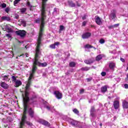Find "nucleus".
<instances>
[{
	"label": "nucleus",
	"instance_id": "1",
	"mask_svg": "<svg viewBox=\"0 0 128 128\" xmlns=\"http://www.w3.org/2000/svg\"><path fill=\"white\" fill-rule=\"evenodd\" d=\"M32 78L30 79V76H29L28 82L26 86V90L24 93L25 96H24V94H22L24 104V112H23V115L22 118L21 122H20V128H22V126H24L26 120V110H28V102L30 100V98H28V90H30V84H32Z\"/></svg>",
	"mask_w": 128,
	"mask_h": 128
},
{
	"label": "nucleus",
	"instance_id": "2",
	"mask_svg": "<svg viewBox=\"0 0 128 128\" xmlns=\"http://www.w3.org/2000/svg\"><path fill=\"white\" fill-rule=\"evenodd\" d=\"M46 2H48V0H42L41 18L40 20L38 19L36 20V22L37 24L41 23L37 44H40L42 38V32H44V20L46 18Z\"/></svg>",
	"mask_w": 128,
	"mask_h": 128
},
{
	"label": "nucleus",
	"instance_id": "3",
	"mask_svg": "<svg viewBox=\"0 0 128 128\" xmlns=\"http://www.w3.org/2000/svg\"><path fill=\"white\" fill-rule=\"evenodd\" d=\"M40 43H37V46L36 48V54H35V60H36V62L38 64V66H48V64L46 62L44 63H40L38 62V54H40Z\"/></svg>",
	"mask_w": 128,
	"mask_h": 128
},
{
	"label": "nucleus",
	"instance_id": "4",
	"mask_svg": "<svg viewBox=\"0 0 128 128\" xmlns=\"http://www.w3.org/2000/svg\"><path fill=\"white\" fill-rule=\"evenodd\" d=\"M36 66H38V63L36 62V60L34 58V61L33 63V66L32 68V73L30 74V78H34V74L36 72V70H38V68H36Z\"/></svg>",
	"mask_w": 128,
	"mask_h": 128
},
{
	"label": "nucleus",
	"instance_id": "5",
	"mask_svg": "<svg viewBox=\"0 0 128 128\" xmlns=\"http://www.w3.org/2000/svg\"><path fill=\"white\" fill-rule=\"evenodd\" d=\"M12 28H14L10 24H6L4 26V28H2L3 30H6L7 32H12Z\"/></svg>",
	"mask_w": 128,
	"mask_h": 128
},
{
	"label": "nucleus",
	"instance_id": "6",
	"mask_svg": "<svg viewBox=\"0 0 128 128\" xmlns=\"http://www.w3.org/2000/svg\"><path fill=\"white\" fill-rule=\"evenodd\" d=\"M116 10H113L111 11V13L110 15V18L111 20H114L116 18Z\"/></svg>",
	"mask_w": 128,
	"mask_h": 128
},
{
	"label": "nucleus",
	"instance_id": "7",
	"mask_svg": "<svg viewBox=\"0 0 128 128\" xmlns=\"http://www.w3.org/2000/svg\"><path fill=\"white\" fill-rule=\"evenodd\" d=\"M16 34L18 36H20L21 37H23V36H26V32L24 30H20L16 31Z\"/></svg>",
	"mask_w": 128,
	"mask_h": 128
},
{
	"label": "nucleus",
	"instance_id": "8",
	"mask_svg": "<svg viewBox=\"0 0 128 128\" xmlns=\"http://www.w3.org/2000/svg\"><path fill=\"white\" fill-rule=\"evenodd\" d=\"M95 22L98 26H100L102 24V19L98 16H95Z\"/></svg>",
	"mask_w": 128,
	"mask_h": 128
},
{
	"label": "nucleus",
	"instance_id": "9",
	"mask_svg": "<svg viewBox=\"0 0 128 128\" xmlns=\"http://www.w3.org/2000/svg\"><path fill=\"white\" fill-rule=\"evenodd\" d=\"M91 36H92V33L86 32L82 34V38H84V40H86V38H90Z\"/></svg>",
	"mask_w": 128,
	"mask_h": 128
},
{
	"label": "nucleus",
	"instance_id": "10",
	"mask_svg": "<svg viewBox=\"0 0 128 128\" xmlns=\"http://www.w3.org/2000/svg\"><path fill=\"white\" fill-rule=\"evenodd\" d=\"M54 94L56 95V96L58 100H60L62 98V94L58 91H55L54 92Z\"/></svg>",
	"mask_w": 128,
	"mask_h": 128
},
{
	"label": "nucleus",
	"instance_id": "11",
	"mask_svg": "<svg viewBox=\"0 0 128 128\" xmlns=\"http://www.w3.org/2000/svg\"><path fill=\"white\" fill-rule=\"evenodd\" d=\"M0 86H2V88H4V90H6L8 88V87H9L8 84L2 82H0Z\"/></svg>",
	"mask_w": 128,
	"mask_h": 128
},
{
	"label": "nucleus",
	"instance_id": "12",
	"mask_svg": "<svg viewBox=\"0 0 128 128\" xmlns=\"http://www.w3.org/2000/svg\"><path fill=\"white\" fill-rule=\"evenodd\" d=\"M114 106L115 110H118L120 108V102L116 100L114 102Z\"/></svg>",
	"mask_w": 128,
	"mask_h": 128
},
{
	"label": "nucleus",
	"instance_id": "13",
	"mask_svg": "<svg viewBox=\"0 0 128 128\" xmlns=\"http://www.w3.org/2000/svg\"><path fill=\"white\" fill-rule=\"evenodd\" d=\"M71 124L72 126H80V122L74 120L72 121Z\"/></svg>",
	"mask_w": 128,
	"mask_h": 128
},
{
	"label": "nucleus",
	"instance_id": "14",
	"mask_svg": "<svg viewBox=\"0 0 128 128\" xmlns=\"http://www.w3.org/2000/svg\"><path fill=\"white\" fill-rule=\"evenodd\" d=\"M109 68L110 70H114V68H116V64L114 62H110L109 63Z\"/></svg>",
	"mask_w": 128,
	"mask_h": 128
},
{
	"label": "nucleus",
	"instance_id": "15",
	"mask_svg": "<svg viewBox=\"0 0 128 128\" xmlns=\"http://www.w3.org/2000/svg\"><path fill=\"white\" fill-rule=\"evenodd\" d=\"M40 122L42 124H44V126H50V124L45 120H42Z\"/></svg>",
	"mask_w": 128,
	"mask_h": 128
},
{
	"label": "nucleus",
	"instance_id": "16",
	"mask_svg": "<svg viewBox=\"0 0 128 128\" xmlns=\"http://www.w3.org/2000/svg\"><path fill=\"white\" fill-rule=\"evenodd\" d=\"M15 86L16 88H18L20 86H22V81L20 80H16L15 82Z\"/></svg>",
	"mask_w": 128,
	"mask_h": 128
},
{
	"label": "nucleus",
	"instance_id": "17",
	"mask_svg": "<svg viewBox=\"0 0 128 128\" xmlns=\"http://www.w3.org/2000/svg\"><path fill=\"white\" fill-rule=\"evenodd\" d=\"M122 108H128V102L126 100L122 102Z\"/></svg>",
	"mask_w": 128,
	"mask_h": 128
},
{
	"label": "nucleus",
	"instance_id": "18",
	"mask_svg": "<svg viewBox=\"0 0 128 128\" xmlns=\"http://www.w3.org/2000/svg\"><path fill=\"white\" fill-rule=\"evenodd\" d=\"M1 18L2 20H7L8 22H10V16H2Z\"/></svg>",
	"mask_w": 128,
	"mask_h": 128
},
{
	"label": "nucleus",
	"instance_id": "19",
	"mask_svg": "<svg viewBox=\"0 0 128 128\" xmlns=\"http://www.w3.org/2000/svg\"><path fill=\"white\" fill-rule=\"evenodd\" d=\"M84 62H85V64H92V62H94V59H89L88 60H85Z\"/></svg>",
	"mask_w": 128,
	"mask_h": 128
},
{
	"label": "nucleus",
	"instance_id": "20",
	"mask_svg": "<svg viewBox=\"0 0 128 128\" xmlns=\"http://www.w3.org/2000/svg\"><path fill=\"white\" fill-rule=\"evenodd\" d=\"M106 90H108V86H103L101 88V92H106Z\"/></svg>",
	"mask_w": 128,
	"mask_h": 128
},
{
	"label": "nucleus",
	"instance_id": "21",
	"mask_svg": "<svg viewBox=\"0 0 128 128\" xmlns=\"http://www.w3.org/2000/svg\"><path fill=\"white\" fill-rule=\"evenodd\" d=\"M28 114L31 118H34V110L32 108H30Z\"/></svg>",
	"mask_w": 128,
	"mask_h": 128
},
{
	"label": "nucleus",
	"instance_id": "22",
	"mask_svg": "<svg viewBox=\"0 0 128 128\" xmlns=\"http://www.w3.org/2000/svg\"><path fill=\"white\" fill-rule=\"evenodd\" d=\"M3 80H6V82H9L10 78H8V76H4L2 78Z\"/></svg>",
	"mask_w": 128,
	"mask_h": 128
},
{
	"label": "nucleus",
	"instance_id": "23",
	"mask_svg": "<svg viewBox=\"0 0 128 128\" xmlns=\"http://www.w3.org/2000/svg\"><path fill=\"white\" fill-rule=\"evenodd\" d=\"M69 66L71 68H74V66H76V62H70L69 64Z\"/></svg>",
	"mask_w": 128,
	"mask_h": 128
},
{
	"label": "nucleus",
	"instance_id": "24",
	"mask_svg": "<svg viewBox=\"0 0 128 128\" xmlns=\"http://www.w3.org/2000/svg\"><path fill=\"white\" fill-rule=\"evenodd\" d=\"M102 58V55L100 54L96 57V60H100Z\"/></svg>",
	"mask_w": 128,
	"mask_h": 128
},
{
	"label": "nucleus",
	"instance_id": "25",
	"mask_svg": "<svg viewBox=\"0 0 128 128\" xmlns=\"http://www.w3.org/2000/svg\"><path fill=\"white\" fill-rule=\"evenodd\" d=\"M12 82H15L16 81V76H12Z\"/></svg>",
	"mask_w": 128,
	"mask_h": 128
},
{
	"label": "nucleus",
	"instance_id": "26",
	"mask_svg": "<svg viewBox=\"0 0 128 128\" xmlns=\"http://www.w3.org/2000/svg\"><path fill=\"white\" fill-rule=\"evenodd\" d=\"M21 24H22L23 26H26V22L24 20L21 21Z\"/></svg>",
	"mask_w": 128,
	"mask_h": 128
},
{
	"label": "nucleus",
	"instance_id": "27",
	"mask_svg": "<svg viewBox=\"0 0 128 128\" xmlns=\"http://www.w3.org/2000/svg\"><path fill=\"white\" fill-rule=\"evenodd\" d=\"M50 48H52V50L56 49V45L54 44H52L50 46Z\"/></svg>",
	"mask_w": 128,
	"mask_h": 128
},
{
	"label": "nucleus",
	"instance_id": "28",
	"mask_svg": "<svg viewBox=\"0 0 128 128\" xmlns=\"http://www.w3.org/2000/svg\"><path fill=\"white\" fill-rule=\"evenodd\" d=\"M20 2V0H15L14 2V6H16V4H18V2Z\"/></svg>",
	"mask_w": 128,
	"mask_h": 128
},
{
	"label": "nucleus",
	"instance_id": "29",
	"mask_svg": "<svg viewBox=\"0 0 128 128\" xmlns=\"http://www.w3.org/2000/svg\"><path fill=\"white\" fill-rule=\"evenodd\" d=\"M69 6H72V8H74V6H76V4H74L72 2H70Z\"/></svg>",
	"mask_w": 128,
	"mask_h": 128
},
{
	"label": "nucleus",
	"instance_id": "30",
	"mask_svg": "<svg viewBox=\"0 0 128 128\" xmlns=\"http://www.w3.org/2000/svg\"><path fill=\"white\" fill-rule=\"evenodd\" d=\"M73 112L74 114H79V112L78 110L76 109V108H74L73 110Z\"/></svg>",
	"mask_w": 128,
	"mask_h": 128
},
{
	"label": "nucleus",
	"instance_id": "31",
	"mask_svg": "<svg viewBox=\"0 0 128 128\" xmlns=\"http://www.w3.org/2000/svg\"><path fill=\"white\" fill-rule=\"evenodd\" d=\"M84 48H92V46L88 44L84 46Z\"/></svg>",
	"mask_w": 128,
	"mask_h": 128
},
{
	"label": "nucleus",
	"instance_id": "32",
	"mask_svg": "<svg viewBox=\"0 0 128 128\" xmlns=\"http://www.w3.org/2000/svg\"><path fill=\"white\" fill-rule=\"evenodd\" d=\"M26 10V8H22L20 9V12L22 14H24V12Z\"/></svg>",
	"mask_w": 128,
	"mask_h": 128
},
{
	"label": "nucleus",
	"instance_id": "33",
	"mask_svg": "<svg viewBox=\"0 0 128 128\" xmlns=\"http://www.w3.org/2000/svg\"><path fill=\"white\" fill-rule=\"evenodd\" d=\"M64 30V26H60V32H62V30Z\"/></svg>",
	"mask_w": 128,
	"mask_h": 128
},
{
	"label": "nucleus",
	"instance_id": "34",
	"mask_svg": "<svg viewBox=\"0 0 128 128\" xmlns=\"http://www.w3.org/2000/svg\"><path fill=\"white\" fill-rule=\"evenodd\" d=\"M82 70H90V68H88V67H85L84 68H82Z\"/></svg>",
	"mask_w": 128,
	"mask_h": 128
},
{
	"label": "nucleus",
	"instance_id": "35",
	"mask_svg": "<svg viewBox=\"0 0 128 128\" xmlns=\"http://www.w3.org/2000/svg\"><path fill=\"white\" fill-rule=\"evenodd\" d=\"M1 6L2 8H6V4L4 3H3L1 4Z\"/></svg>",
	"mask_w": 128,
	"mask_h": 128
},
{
	"label": "nucleus",
	"instance_id": "36",
	"mask_svg": "<svg viewBox=\"0 0 128 128\" xmlns=\"http://www.w3.org/2000/svg\"><path fill=\"white\" fill-rule=\"evenodd\" d=\"M10 8H7L5 9V12H7V14H8V12H10Z\"/></svg>",
	"mask_w": 128,
	"mask_h": 128
},
{
	"label": "nucleus",
	"instance_id": "37",
	"mask_svg": "<svg viewBox=\"0 0 128 128\" xmlns=\"http://www.w3.org/2000/svg\"><path fill=\"white\" fill-rule=\"evenodd\" d=\"M99 42H100V44H104V40L100 39Z\"/></svg>",
	"mask_w": 128,
	"mask_h": 128
},
{
	"label": "nucleus",
	"instance_id": "38",
	"mask_svg": "<svg viewBox=\"0 0 128 128\" xmlns=\"http://www.w3.org/2000/svg\"><path fill=\"white\" fill-rule=\"evenodd\" d=\"M26 123L28 126H32V124L30 123V122H26Z\"/></svg>",
	"mask_w": 128,
	"mask_h": 128
},
{
	"label": "nucleus",
	"instance_id": "39",
	"mask_svg": "<svg viewBox=\"0 0 128 128\" xmlns=\"http://www.w3.org/2000/svg\"><path fill=\"white\" fill-rule=\"evenodd\" d=\"M106 72H102L101 73V75L102 76H106Z\"/></svg>",
	"mask_w": 128,
	"mask_h": 128
},
{
	"label": "nucleus",
	"instance_id": "40",
	"mask_svg": "<svg viewBox=\"0 0 128 128\" xmlns=\"http://www.w3.org/2000/svg\"><path fill=\"white\" fill-rule=\"evenodd\" d=\"M86 22H88L86 21L83 22L82 24V26H84L86 24Z\"/></svg>",
	"mask_w": 128,
	"mask_h": 128
},
{
	"label": "nucleus",
	"instance_id": "41",
	"mask_svg": "<svg viewBox=\"0 0 128 128\" xmlns=\"http://www.w3.org/2000/svg\"><path fill=\"white\" fill-rule=\"evenodd\" d=\"M118 26H120V24H115L113 25V27L114 28H118Z\"/></svg>",
	"mask_w": 128,
	"mask_h": 128
},
{
	"label": "nucleus",
	"instance_id": "42",
	"mask_svg": "<svg viewBox=\"0 0 128 128\" xmlns=\"http://www.w3.org/2000/svg\"><path fill=\"white\" fill-rule=\"evenodd\" d=\"M90 112H94V107H92Z\"/></svg>",
	"mask_w": 128,
	"mask_h": 128
},
{
	"label": "nucleus",
	"instance_id": "43",
	"mask_svg": "<svg viewBox=\"0 0 128 128\" xmlns=\"http://www.w3.org/2000/svg\"><path fill=\"white\" fill-rule=\"evenodd\" d=\"M54 44H55V46H60V42H55L54 43Z\"/></svg>",
	"mask_w": 128,
	"mask_h": 128
},
{
	"label": "nucleus",
	"instance_id": "44",
	"mask_svg": "<svg viewBox=\"0 0 128 128\" xmlns=\"http://www.w3.org/2000/svg\"><path fill=\"white\" fill-rule=\"evenodd\" d=\"M124 88L128 89V84H124Z\"/></svg>",
	"mask_w": 128,
	"mask_h": 128
},
{
	"label": "nucleus",
	"instance_id": "45",
	"mask_svg": "<svg viewBox=\"0 0 128 128\" xmlns=\"http://www.w3.org/2000/svg\"><path fill=\"white\" fill-rule=\"evenodd\" d=\"M26 6H30V2H27Z\"/></svg>",
	"mask_w": 128,
	"mask_h": 128
},
{
	"label": "nucleus",
	"instance_id": "46",
	"mask_svg": "<svg viewBox=\"0 0 128 128\" xmlns=\"http://www.w3.org/2000/svg\"><path fill=\"white\" fill-rule=\"evenodd\" d=\"M6 36L8 38H12V35L10 34H6Z\"/></svg>",
	"mask_w": 128,
	"mask_h": 128
},
{
	"label": "nucleus",
	"instance_id": "47",
	"mask_svg": "<svg viewBox=\"0 0 128 128\" xmlns=\"http://www.w3.org/2000/svg\"><path fill=\"white\" fill-rule=\"evenodd\" d=\"M84 92V89H81L80 90V94H83Z\"/></svg>",
	"mask_w": 128,
	"mask_h": 128
},
{
	"label": "nucleus",
	"instance_id": "48",
	"mask_svg": "<svg viewBox=\"0 0 128 128\" xmlns=\"http://www.w3.org/2000/svg\"><path fill=\"white\" fill-rule=\"evenodd\" d=\"M90 116H94V112H90Z\"/></svg>",
	"mask_w": 128,
	"mask_h": 128
},
{
	"label": "nucleus",
	"instance_id": "49",
	"mask_svg": "<svg viewBox=\"0 0 128 128\" xmlns=\"http://www.w3.org/2000/svg\"><path fill=\"white\" fill-rule=\"evenodd\" d=\"M20 18V16L18 14L15 15V18H16L17 20Z\"/></svg>",
	"mask_w": 128,
	"mask_h": 128
},
{
	"label": "nucleus",
	"instance_id": "50",
	"mask_svg": "<svg viewBox=\"0 0 128 128\" xmlns=\"http://www.w3.org/2000/svg\"><path fill=\"white\" fill-rule=\"evenodd\" d=\"M108 28H114V25L110 26H108Z\"/></svg>",
	"mask_w": 128,
	"mask_h": 128
},
{
	"label": "nucleus",
	"instance_id": "51",
	"mask_svg": "<svg viewBox=\"0 0 128 128\" xmlns=\"http://www.w3.org/2000/svg\"><path fill=\"white\" fill-rule=\"evenodd\" d=\"M36 97L34 96V97H32L31 98V100H36Z\"/></svg>",
	"mask_w": 128,
	"mask_h": 128
},
{
	"label": "nucleus",
	"instance_id": "52",
	"mask_svg": "<svg viewBox=\"0 0 128 128\" xmlns=\"http://www.w3.org/2000/svg\"><path fill=\"white\" fill-rule=\"evenodd\" d=\"M120 60L122 61V62H124L125 60L123 58H120Z\"/></svg>",
	"mask_w": 128,
	"mask_h": 128
},
{
	"label": "nucleus",
	"instance_id": "53",
	"mask_svg": "<svg viewBox=\"0 0 128 128\" xmlns=\"http://www.w3.org/2000/svg\"><path fill=\"white\" fill-rule=\"evenodd\" d=\"M58 10V8H54V12H56Z\"/></svg>",
	"mask_w": 128,
	"mask_h": 128
},
{
	"label": "nucleus",
	"instance_id": "54",
	"mask_svg": "<svg viewBox=\"0 0 128 128\" xmlns=\"http://www.w3.org/2000/svg\"><path fill=\"white\" fill-rule=\"evenodd\" d=\"M76 6H80V4L78 3V2H76Z\"/></svg>",
	"mask_w": 128,
	"mask_h": 128
},
{
	"label": "nucleus",
	"instance_id": "55",
	"mask_svg": "<svg viewBox=\"0 0 128 128\" xmlns=\"http://www.w3.org/2000/svg\"><path fill=\"white\" fill-rule=\"evenodd\" d=\"M82 18V20H86V16H83Z\"/></svg>",
	"mask_w": 128,
	"mask_h": 128
},
{
	"label": "nucleus",
	"instance_id": "56",
	"mask_svg": "<svg viewBox=\"0 0 128 128\" xmlns=\"http://www.w3.org/2000/svg\"><path fill=\"white\" fill-rule=\"evenodd\" d=\"M46 108H48L49 110H50V108L48 106H46Z\"/></svg>",
	"mask_w": 128,
	"mask_h": 128
},
{
	"label": "nucleus",
	"instance_id": "57",
	"mask_svg": "<svg viewBox=\"0 0 128 128\" xmlns=\"http://www.w3.org/2000/svg\"><path fill=\"white\" fill-rule=\"evenodd\" d=\"M87 80H88V82L90 80H92V78H87Z\"/></svg>",
	"mask_w": 128,
	"mask_h": 128
},
{
	"label": "nucleus",
	"instance_id": "58",
	"mask_svg": "<svg viewBox=\"0 0 128 128\" xmlns=\"http://www.w3.org/2000/svg\"><path fill=\"white\" fill-rule=\"evenodd\" d=\"M26 58L28 57V54H26Z\"/></svg>",
	"mask_w": 128,
	"mask_h": 128
},
{
	"label": "nucleus",
	"instance_id": "59",
	"mask_svg": "<svg viewBox=\"0 0 128 128\" xmlns=\"http://www.w3.org/2000/svg\"><path fill=\"white\" fill-rule=\"evenodd\" d=\"M126 77H127V78H128V74L127 75H126Z\"/></svg>",
	"mask_w": 128,
	"mask_h": 128
},
{
	"label": "nucleus",
	"instance_id": "60",
	"mask_svg": "<svg viewBox=\"0 0 128 128\" xmlns=\"http://www.w3.org/2000/svg\"><path fill=\"white\" fill-rule=\"evenodd\" d=\"M0 34H1V33H0Z\"/></svg>",
	"mask_w": 128,
	"mask_h": 128
},
{
	"label": "nucleus",
	"instance_id": "61",
	"mask_svg": "<svg viewBox=\"0 0 128 128\" xmlns=\"http://www.w3.org/2000/svg\"><path fill=\"white\" fill-rule=\"evenodd\" d=\"M100 126H102V124H100Z\"/></svg>",
	"mask_w": 128,
	"mask_h": 128
}]
</instances>
